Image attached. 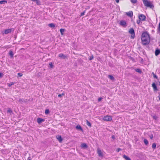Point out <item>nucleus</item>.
<instances>
[{
	"label": "nucleus",
	"mask_w": 160,
	"mask_h": 160,
	"mask_svg": "<svg viewBox=\"0 0 160 160\" xmlns=\"http://www.w3.org/2000/svg\"><path fill=\"white\" fill-rule=\"evenodd\" d=\"M126 14L127 15L130 17H132L133 15V12L131 11L126 12Z\"/></svg>",
	"instance_id": "obj_8"
},
{
	"label": "nucleus",
	"mask_w": 160,
	"mask_h": 160,
	"mask_svg": "<svg viewBox=\"0 0 160 160\" xmlns=\"http://www.w3.org/2000/svg\"><path fill=\"white\" fill-rule=\"evenodd\" d=\"M131 2H133V3H135V2H136V1H133L132 0H131Z\"/></svg>",
	"instance_id": "obj_43"
},
{
	"label": "nucleus",
	"mask_w": 160,
	"mask_h": 160,
	"mask_svg": "<svg viewBox=\"0 0 160 160\" xmlns=\"http://www.w3.org/2000/svg\"><path fill=\"white\" fill-rule=\"evenodd\" d=\"M14 83L13 82H12L10 83H8V87H11L12 85H13L14 84Z\"/></svg>",
	"instance_id": "obj_29"
},
{
	"label": "nucleus",
	"mask_w": 160,
	"mask_h": 160,
	"mask_svg": "<svg viewBox=\"0 0 160 160\" xmlns=\"http://www.w3.org/2000/svg\"><path fill=\"white\" fill-rule=\"evenodd\" d=\"M7 112L10 113V115H11L12 113V110L10 108H8L7 110Z\"/></svg>",
	"instance_id": "obj_21"
},
{
	"label": "nucleus",
	"mask_w": 160,
	"mask_h": 160,
	"mask_svg": "<svg viewBox=\"0 0 160 160\" xmlns=\"http://www.w3.org/2000/svg\"><path fill=\"white\" fill-rule=\"evenodd\" d=\"M97 152L99 157H102L103 156V153L99 148L97 149Z\"/></svg>",
	"instance_id": "obj_6"
},
{
	"label": "nucleus",
	"mask_w": 160,
	"mask_h": 160,
	"mask_svg": "<svg viewBox=\"0 0 160 160\" xmlns=\"http://www.w3.org/2000/svg\"><path fill=\"white\" fill-rule=\"evenodd\" d=\"M58 56L61 58H66V56L64 55L62 53H60L58 55Z\"/></svg>",
	"instance_id": "obj_13"
},
{
	"label": "nucleus",
	"mask_w": 160,
	"mask_h": 160,
	"mask_svg": "<svg viewBox=\"0 0 160 160\" xmlns=\"http://www.w3.org/2000/svg\"><path fill=\"white\" fill-rule=\"evenodd\" d=\"M32 1L36 2V3L38 5H39L40 4V2L39 0H31Z\"/></svg>",
	"instance_id": "obj_19"
},
{
	"label": "nucleus",
	"mask_w": 160,
	"mask_h": 160,
	"mask_svg": "<svg viewBox=\"0 0 160 160\" xmlns=\"http://www.w3.org/2000/svg\"><path fill=\"white\" fill-rule=\"evenodd\" d=\"M108 77L112 80H114V77L111 75H109Z\"/></svg>",
	"instance_id": "obj_23"
},
{
	"label": "nucleus",
	"mask_w": 160,
	"mask_h": 160,
	"mask_svg": "<svg viewBox=\"0 0 160 160\" xmlns=\"http://www.w3.org/2000/svg\"><path fill=\"white\" fill-rule=\"evenodd\" d=\"M28 160H32V159L30 157H28Z\"/></svg>",
	"instance_id": "obj_39"
},
{
	"label": "nucleus",
	"mask_w": 160,
	"mask_h": 160,
	"mask_svg": "<svg viewBox=\"0 0 160 160\" xmlns=\"http://www.w3.org/2000/svg\"><path fill=\"white\" fill-rule=\"evenodd\" d=\"M122 157L123 158L126 160H131L129 157L125 155H123Z\"/></svg>",
	"instance_id": "obj_15"
},
{
	"label": "nucleus",
	"mask_w": 160,
	"mask_h": 160,
	"mask_svg": "<svg viewBox=\"0 0 160 160\" xmlns=\"http://www.w3.org/2000/svg\"><path fill=\"white\" fill-rule=\"evenodd\" d=\"M9 55L11 56V58L13 57V52L12 51H10L9 52Z\"/></svg>",
	"instance_id": "obj_26"
},
{
	"label": "nucleus",
	"mask_w": 160,
	"mask_h": 160,
	"mask_svg": "<svg viewBox=\"0 0 160 160\" xmlns=\"http://www.w3.org/2000/svg\"><path fill=\"white\" fill-rule=\"evenodd\" d=\"M56 138L60 142H62V138L61 136L58 135L57 137H56Z\"/></svg>",
	"instance_id": "obj_11"
},
{
	"label": "nucleus",
	"mask_w": 160,
	"mask_h": 160,
	"mask_svg": "<svg viewBox=\"0 0 160 160\" xmlns=\"http://www.w3.org/2000/svg\"><path fill=\"white\" fill-rule=\"evenodd\" d=\"M60 32H61V35H63V34H64L63 32L65 31V29H62V28H61V29H60Z\"/></svg>",
	"instance_id": "obj_18"
},
{
	"label": "nucleus",
	"mask_w": 160,
	"mask_h": 160,
	"mask_svg": "<svg viewBox=\"0 0 160 160\" xmlns=\"http://www.w3.org/2000/svg\"><path fill=\"white\" fill-rule=\"evenodd\" d=\"M85 13V11L83 12H82L81 13V16H83L84 15Z\"/></svg>",
	"instance_id": "obj_34"
},
{
	"label": "nucleus",
	"mask_w": 160,
	"mask_h": 160,
	"mask_svg": "<svg viewBox=\"0 0 160 160\" xmlns=\"http://www.w3.org/2000/svg\"><path fill=\"white\" fill-rule=\"evenodd\" d=\"M141 20L139 19V20H138L137 21V23L138 24H139L141 22Z\"/></svg>",
	"instance_id": "obj_32"
},
{
	"label": "nucleus",
	"mask_w": 160,
	"mask_h": 160,
	"mask_svg": "<svg viewBox=\"0 0 160 160\" xmlns=\"http://www.w3.org/2000/svg\"><path fill=\"white\" fill-rule=\"evenodd\" d=\"M2 76V73H0V77H1Z\"/></svg>",
	"instance_id": "obj_40"
},
{
	"label": "nucleus",
	"mask_w": 160,
	"mask_h": 160,
	"mask_svg": "<svg viewBox=\"0 0 160 160\" xmlns=\"http://www.w3.org/2000/svg\"><path fill=\"white\" fill-rule=\"evenodd\" d=\"M81 147L82 148H86L87 147V146L85 143H83L81 144Z\"/></svg>",
	"instance_id": "obj_17"
},
{
	"label": "nucleus",
	"mask_w": 160,
	"mask_h": 160,
	"mask_svg": "<svg viewBox=\"0 0 160 160\" xmlns=\"http://www.w3.org/2000/svg\"><path fill=\"white\" fill-rule=\"evenodd\" d=\"M136 71L137 72H140V73H141V70L139 68L137 69L136 70Z\"/></svg>",
	"instance_id": "obj_31"
},
{
	"label": "nucleus",
	"mask_w": 160,
	"mask_h": 160,
	"mask_svg": "<svg viewBox=\"0 0 160 160\" xmlns=\"http://www.w3.org/2000/svg\"><path fill=\"white\" fill-rule=\"evenodd\" d=\"M144 142L145 144L146 145H147L148 143V140L146 139H145L144 140Z\"/></svg>",
	"instance_id": "obj_25"
},
{
	"label": "nucleus",
	"mask_w": 160,
	"mask_h": 160,
	"mask_svg": "<svg viewBox=\"0 0 160 160\" xmlns=\"http://www.w3.org/2000/svg\"><path fill=\"white\" fill-rule=\"evenodd\" d=\"M159 85L160 86V82H159Z\"/></svg>",
	"instance_id": "obj_48"
},
{
	"label": "nucleus",
	"mask_w": 160,
	"mask_h": 160,
	"mask_svg": "<svg viewBox=\"0 0 160 160\" xmlns=\"http://www.w3.org/2000/svg\"><path fill=\"white\" fill-rule=\"evenodd\" d=\"M142 1L145 7H149L151 9H153L154 8V6L151 2L148 0H142Z\"/></svg>",
	"instance_id": "obj_2"
},
{
	"label": "nucleus",
	"mask_w": 160,
	"mask_h": 160,
	"mask_svg": "<svg viewBox=\"0 0 160 160\" xmlns=\"http://www.w3.org/2000/svg\"><path fill=\"white\" fill-rule=\"evenodd\" d=\"M76 128L77 129L80 130L81 131H82L83 130L82 127L79 125H77Z\"/></svg>",
	"instance_id": "obj_16"
},
{
	"label": "nucleus",
	"mask_w": 160,
	"mask_h": 160,
	"mask_svg": "<svg viewBox=\"0 0 160 160\" xmlns=\"http://www.w3.org/2000/svg\"><path fill=\"white\" fill-rule=\"evenodd\" d=\"M139 18L141 21H144L146 20V16L143 14H141L138 16Z\"/></svg>",
	"instance_id": "obj_5"
},
{
	"label": "nucleus",
	"mask_w": 160,
	"mask_h": 160,
	"mask_svg": "<svg viewBox=\"0 0 160 160\" xmlns=\"http://www.w3.org/2000/svg\"><path fill=\"white\" fill-rule=\"evenodd\" d=\"M141 42L143 45L148 44L150 41V38L149 33L147 32H142L141 37Z\"/></svg>",
	"instance_id": "obj_1"
},
{
	"label": "nucleus",
	"mask_w": 160,
	"mask_h": 160,
	"mask_svg": "<svg viewBox=\"0 0 160 160\" xmlns=\"http://www.w3.org/2000/svg\"><path fill=\"white\" fill-rule=\"evenodd\" d=\"M49 65H50V67H51V68H52L53 67V65L52 63V62H50V63H49Z\"/></svg>",
	"instance_id": "obj_37"
},
{
	"label": "nucleus",
	"mask_w": 160,
	"mask_h": 160,
	"mask_svg": "<svg viewBox=\"0 0 160 160\" xmlns=\"http://www.w3.org/2000/svg\"><path fill=\"white\" fill-rule=\"evenodd\" d=\"M117 3H118L119 2V0H115Z\"/></svg>",
	"instance_id": "obj_41"
},
{
	"label": "nucleus",
	"mask_w": 160,
	"mask_h": 160,
	"mask_svg": "<svg viewBox=\"0 0 160 160\" xmlns=\"http://www.w3.org/2000/svg\"><path fill=\"white\" fill-rule=\"evenodd\" d=\"M103 120L106 121H110L112 120V118L111 116L107 115L103 117Z\"/></svg>",
	"instance_id": "obj_4"
},
{
	"label": "nucleus",
	"mask_w": 160,
	"mask_h": 160,
	"mask_svg": "<svg viewBox=\"0 0 160 160\" xmlns=\"http://www.w3.org/2000/svg\"><path fill=\"white\" fill-rule=\"evenodd\" d=\"M158 31L159 32L160 34V22H159L158 26Z\"/></svg>",
	"instance_id": "obj_30"
},
{
	"label": "nucleus",
	"mask_w": 160,
	"mask_h": 160,
	"mask_svg": "<svg viewBox=\"0 0 160 160\" xmlns=\"http://www.w3.org/2000/svg\"><path fill=\"white\" fill-rule=\"evenodd\" d=\"M129 33L131 35V38L132 39H134L135 37V33L134 29L132 28H131L129 31Z\"/></svg>",
	"instance_id": "obj_3"
},
{
	"label": "nucleus",
	"mask_w": 160,
	"mask_h": 160,
	"mask_svg": "<svg viewBox=\"0 0 160 160\" xmlns=\"http://www.w3.org/2000/svg\"><path fill=\"white\" fill-rule=\"evenodd\" d=\"M64 95L63 93H62V94H60L58 95V97H61L62 96H63Z\"/></svg>",
	"instance_id": "obj_33"
},
{
	"label": "nucleus",
	"mask_w": 160,
	"mask_h": 160,
	"mask_svg": "<svg viewBox=\"0 0 160 160\" xmlns=\"http://www.w3.org/2000/svg\"><path fill=\"white\" fill-rule=\"evenodd\" d=\"M18 75H19L20 77H22V74L20 73H18Z\"/></svg>",
	"instance_id": "obj_35"
},
{
	"label": "nucleus",
	"mask_w": 160,
	"mask_h": 160,
	"mask_svg": "<svg viewBox=\"0 0 160 160\" xmlns=\"http://www.w3.org/2000/svg\"><path fill=\"white\" fill-rule=\"evenodd\" d=\"M112 138H114V136H112Z\"/></svg>",
	"instance_id": "obj_46"
},
{
	"label": "nucleus",
	"mask_w": 160,
	"mask_h": 160,
	"mask_svg": "<svg viewBox=\"0 0 160 160\" xmlns=\"http://www.w3.org/2000/svg\"><path fill=\"white\" fill-rule=\"evenodd\" d=\"M121 150V149L120 148H118L117 150V152H118Z\"/></svg>",
	"instance_id": "obj_36"
},
{
	"label": "nucleus",
	"mask_w": 160,
	"mask_h": 160,
	"mask_svg": "<svg viewBox=\"0 0 160 160\" xmlns=\"http://www.w3.org/2000/svg\"><path fill=\"white\" fill-rule=\"evenodd\" d=\"M156 147V144L155 143H153L152 145V148L153 149H155Z\"/></svg>",
	"instance_id": "obj_27"
},
{
	"label": "nucleus",
	"mask_w": 160,
	"mask_h": 160,
	"mask_svg": "<svg viewBox=\"0 0 160 160\" xmlns=\"http://www.w3.org/2000/svg\"><path fill=\"white\" fill-rule=\"evenodd\" d=\"M48 26L51 28H54L55 27V25L53 23H50L48 24Z\"/></svg>",
	"instance_id": "obj_20"
},
{
	"label": "nucleus",
	"mask_w": 160,
	"mask_h": 160,
	"mask_svg": "<svg viewBox=\"0 0 160 160\" xmlns=\"http://www.w3.org/2000/svg\"><path fill=\"white\" fill-rule=\"evenodd\" d=\"M37 120L38 122L39 123H40L44 121V120L43 119L39 118H37Z\"/></svg>",
	"instance_id": "obj_12"
},
{
	"label": "nucleus",
	"mask_w": 160,
	"mask_h": 160,
	"mask_svg": "<svg viewBox=\"0 0 160 160\" xmlns=\"http://www.w3.org/2000/svg\"><path fill=\"white\" fill-rule=\"evenodd\" d=\"M159 100H160V96H159Z\"/></svg>",
	"instance_id": "obj_47"
},
{
	"label": "nucleus",
	"mask_w": 160,
	"mask_h": 160,
	"mask_svg": "<svg viewBox=\"0 0 160 160\" xmlns=\"http://www.w3.org/2000/svg\"><path fill=\"white\" fill-rule=\"evenodd\" d=\"M7 1L6 0H2L0 1V4H2L3 3H7Z\"/></svg>",
	"instance_id": "obj_24"
},
{
	"label": "nucleus",
	"mask_w": 160,
	"mask_h": 160,
	"mask_svg": "<svg viewBox=\"0 0 160 160\" xmlns=\"http://www.w3.org/2000/svg\"><path fill=\"white\" fill-rule=\"evenodd\" d=\"M93 58V57H92V58H90V59L91 60V59H92Z\"/></svg>",
	"instance_id": "obj_45"
},
{
	"label": "nucleus",
	"mask_w": 160,
	"mask_h": 160,
	"mask_svg": "<svg viewBox=\"0 0 160 160\" xmlns=\"http://www.w3.org/2000/svg\"><path fill=\"white\" fill-rule=\"evenodd\" d=\"M120 24L123 26L126 27V23L125 21L122 20L120 21Z\"/></svg>",
	"instance_id": "obj_9"
},
{
	"label": "nucleus",
	"mask_w": 160,
	"mask_h": 160,
	"mask_svg": "<svg viewBox=\"0 0 160 160\" xmlns=\"http://www.w3.org/2000/svg\"><path fill=\"white\" fill-rule=\"evenodd\" d=\"M102 98H98V100H101Z\"/></svg>",
	"instance_id": "obj_44"
},
{
	"label": "nucleus",
	"mask_w": 160,
	"mask_h": 160,
	"mask_svg": "<svg viewBox=\"0 0 160 160\" xmlns=\"http://www.w3.org/2000/svg\"><path fill=\"white\" fill-rule=\"evenodd\" d=\"M49 110L48 109H47L45 110V113L46 114H49Z\"/></svg>",
	"instance_id": "obj_28"
},
{
	"label": "nucleus",
	"mask_w": 160,
	"mask_h": 160,
	"mask_svg": "<svg viewBox=\"0 0 160 160\" xmlns=\"http://www.w3.org/2000/svg\"><path fill=\"white\" fill-rule=\"evenodd\" d=\"M160 53V50L157 49L155 51V55L156 56H158Z\"/></svg>",
	"instance_id": "obj_14"
},
{
	"label": "nucleus",
	"mask_w": 160,
	"mask_h": 160,
	"mask_svg": "<svg viewBox=\"0 0 160 160\" xmlns=\"http://www.w3.org/2000/svg\"><path fill=\"white\" fill-rule=\"evenodd\" d=\"M86 124L88 126H89L90 127H91V123L88 120H86Z\"/></svg>",
	"instance_id": "obj_22"
},
{
	"label": "nucleus",
	"mask_w": 160,
	"mask_h": 160,
	"mask_svg": "<svg viewBox=\"0 0 160 160\" xmlns=\"http://www.w3.org/2000/svg\"><path fill=\"white\" fill-rule=\"evenodd\" d=\"M150 138L151 139H152V138H153V135L152 134V135H151V136H150Z\"/></svg>",
	"instance_id": "obj_38"
},
{
	"label": "nucleus",
	"mask_w": 160,
	"mask_h": 160,
	"mask_svg": "<svg viewBox=\"0 0 160 160\" xmlns=\"http://www.w3.org/2000/svg\"><path fill=\"white\" fill-rule=\"evenodd\" d=\"M14 30V29L13 28L6 29L4 30V33L5 34H7L8 33H11L12 31L13 32Z\"/></svg>",
	"instance_id": "obj_7"
},
{
	"label": "nucleus",
	"mask_w": 160,
	"mask_h": 160,
	"mask_svg": "<svg viewBox=\"0 0 160 160\" xmlns=\"http://www.w3.org/2000/svg\"><path fill=\"white\" fill-rule=\"evenodd\" d=\"M154 78H158V77L155 75H154Z\"/></svg>",
	"instance_id": "obj_42"
},
{
	"label": "nucleus",
	"mask_w": 160,
	"mask_h": 160,
	"mask_svg": "<svg viewBox=\"0 0 160 160\" xmlns=\"http://www.w3.org/2000/svg\"><path fill=\"white\" fill-rule=\"evenodd\" d=\"M152 87L154 90V91H157L158 90L157 88L156 85L155 83L153 82L152 83Z\"/></svg>",
	"instance_id": "obj_10"
}]
</instances>
